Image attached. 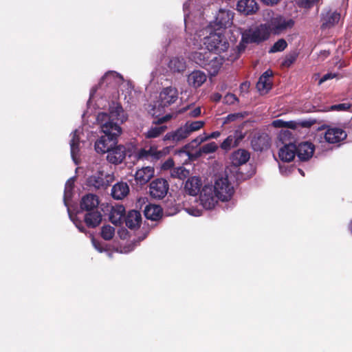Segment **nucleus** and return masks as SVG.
Segmentation results:
<instances>
[{
	"label": "nucleus",
	"instance_id": "nucleus-1",
	"mask_svg": "<svg viewBox=\"0 0 352 352\" xmlns=\"http://www.w3.org/2000/svg\"><path fill=\"white\" fill-rule=\"evenodd\" d=\"M234 177H214L208 180L201 191L199 200L201 206L206 210L215 207L219 201H230L235 192Z\"/></svg>",
	"mask_w": 352,
	"mask_h": 352
},
{
	"label": "nucleus",
	"instance_id": "nucleus-2",
	"mask_svg": "<svg viewBox=\"0 0 352 352\" xmlns=\"http://www.w3.org/2000/svg\"><path fill=\"white\" fill-rule=\"evenodd\" d=\"M103 135L95 142V150L98 153H106L118 144V138L122 133L120 126L103 124L100 126Z\"/></svg>",
	"mask_w": 352,
	"mask_h": 352
},
{
	"label": "nucleus",
	"instance_id": "nucleus-3",
	"mask_svg": "<svg viewBox=\"0 0 352 352\" xmlns=\"http://www.w3.org/2000/svg\"><path fill=\"white\" fill-rule=\"evenodd\" d=\"M124 120V111L122 106L115 103L109 107V113H99L97 116V121L100 126L107 124L112 126H114V125L120 126L119 122L122 123Z\"/></svg>",
	"mask_w": 352,
	"mask_h": 352
},
{
	"label": "nucleus",
	"instance_id": "nucleus-4",
	"mask_svg": "<svg viewBox=\"0 0 352 352\" xmlns=\"http://www.w3.org/2000/svg\"><path fill=\"white\" fill-rule=\"evenodd\" d=\"M204 43L208 51L214 54L224 52L230 46L225 35L216 32H211L209 36L205 37Z\"/></svg>",
	"mask_w": 352,
	"mask_h": 352
},
{
	"label": "nucleus",
	"instance_id": "nucleus-5",
	"mask_svg": "<svg viewBox=\"0 0 352 352\" xmlns=\"http://www.w3.org/2000/svg\"><path fill=\"white\" fill-rule=\"evenodd\" d=\"M270 30L267 24H261L253 30L245 32L242 34L241 42L243 43H260L269 38Z\"/></svg>",
	"mask_w": 352,
	"mask_h": 352
},
{
	"label": "nucleus",
	"instance_id": "nucleus-6",
	"mask_svg": "<svg viewBox=\"0 0 352 352\" xmlns=\"http://www.w3.org/2000/svg\"><path fill=\"white\" fill-rule=\"evenodd\" d=\"M107 153V160L109 162L113 164H119L123 162L127 155L131 156L132 151L130 149L127 150L124 146L118 145L117 144L109 150Z\"/></svg>",
	"mask_w": 352,
	"mask_h": 352
},
{
	"label": "nucleus",
	"instance_id": "nucleus-7",
	"mask_svg": "<svg viewBox=\"0 0 352 352\" xmlns=\"http://www.w3.org/2000/svg\"><path fill=\"white\" fill-rule=\"evenodd\" d=\"M185 182L184 190L190 195L195 196L204 188L206 182H208L209 177H187Z\"/></svg>",
	"mask_w": 352,
	"mask_h": 352
},
{
	"label": "nucleus",
	"instance_id": "nucleus-8",
	"mask_svg": "<svg viewBox=\"0 0 352 352\" xmlns=\"http://www.w3.org/2000/svg\"><path fill=\"white\" fill-rule=\"evenodd\" d=\"M168 190V182L163 177H157L150 184V195L155 199L164 197Z\"/></svg>",
	"mask_w": 352,
	"mask_h": 352
},
{
	"label": "nucleus",
	"instance_id": "nucleus-9",
	"mask_svg": "<svg viewBox=\"0 0 352 352\" xmlns=\"http://www.w3.org/2000/svg\"><path fill=\"white\" fill-rule=\"evenodd\" d=\"M293 19L285 20L283 16L273 18L267 24V28L270 30V34H279L287 28L294 26Z\"/></svg>",
	"mask_w": 352,
	"mask_h": 352
},
{
	"label": "nucleus",
	"instance_id": "nucleus-10",
	"mask_svg": "<svg viewBox=\"0 0 352 352\" xmlns=\"http://www.w3.org/2000/svg\"><path fill=\"white\" fill-rule=\"evenodd\" d=\"M178 98L177 89L173 87H167L164 88L160 93L159 106L162 107H167L175 103Z\"/></svg>",
	"mask_w": 352,
	"mask_h": 352
},
{
	"label": "nucleus",
	"instance_id": "nucleus-11",
	"mask_svg": "<svg viewBox=\"0 0 352 352\" xmlns=\"http://www.w3.org/2000/svg\"><path fill=\"white\" fill-rule=\"evenodd\" d=\"M347 137L346 132L342 128L329 127L324 133V139L329 144H338Z\"/></svg>",
	"mask_w": 352,
	"mask_h": 352
},
{
	"label": "nucleus",
	"instance_id": "nucleus-12",
	"mask_svg": "<svg viewBox=\"0 0 352 352\" xmlns=\"http://www.w3.org/2000/svg\"><path fill=\"white\" fill-rule=\"evenodd\" d=\"M315 146L309 142H302L296 145V156L301 162L309 160L314 153Z\"/></svg>",
	"mask_w": 352,
	"mask_h": 352
},
{
	"label": "nucleus",
	"instance_id": "nucleus-13",
	"mask_svg": "<svg viewBox=\"0 0 352 352\" xmlns=\"http://www.w3.org/2000/svg\"><path fill=\"white\" fill-rule=\"evenodd\" d=\"M163 151H158L157 147L150 146L148 149L141 148L136 153L138 160H158L164 155Z\"/></svg>",
	"mask_w": 352,
	"mask_h": 352
},
{
	"label": "nucleus",
	"instance_id": "nucleus-14",
	"mask_svg": "<svg viewBox=\"0 0 352 352\" xmlns=\"http://www.w3.org/2000/svg\"><path fill=\"white\" fill-rule=\"evenodd\" d=\"M251 144L254 151L261 152L270 146V138L265 133L258 134L253 138Z\"/></svg>",
	"mask_w": 352,
	"mask_h": 352
},
{
	"label": "nucleus",
	"instance_id": "nucleus-15",
	"mask_svg": "<svg viewBox=\"0 0 352 352\" xmlns=\"http://www.w3.org/2000/svg\"><path fill=\"white\" fill-rule=\"evenodd\" d=\"M280 159L283 162H291L296 156V145L289 142L280 148L278 152Z\"/></svg>",
	"mask_w": 352,
	"mask_h": 352
},
{
	"label": "nucleus",
	"instance_id": "nucleus-16",
	"mask_svg": "<svg viewBox=\"0 0 352 352\" xmlns=\"http://www.w3.org/2000/svg\"><path fill=\"white\" fill-rule=\"evenodd\" d=\"M224 63V58L221 56H213L210 58V60L208 61L206 69L210 76H215L218 74L220 69L221 68Z\"/></svg>",
	"mask_w": 352,
	"mask_h": 352
},
{
	"label": "nucleus",
	"instance_id": "nucleus-17",
	"mask_svg": "<svg viewBox=\"0 0 352 352\" xmlns=\"http://www.w3.org/2000/svg\"><path fill=\"white\" fill-rule=\"evenodd\" d=\"M207 79L206 74L200 70L192 72L187 77L188 84L194 88L200 87Z\"/></svg>",
	"mask_w": 352,
	"mask_h": 352
},
{
	"label": "nucleus",
	"instance_id": "nucleus-18",
	"mask_svg": "<svg viewBox=\"0 0 352 352\" xmlns=\"http://www.w3.org/2000/svg\"><path fill=\"white\" fill-rule=\"evenodd\" d=\"M236 7L239 12L245 15L255 13L258 9L255 0H240L238 1Z\"/></svg>",
	"mask_w": 352,
	"mask_h": 352
},
{
	"label": "nucleus",
	"instance_id": "nucleus-19",
	"mask_svg": "<svg viewBox=\"0 0 352 352\" xmlns=\"http://www.w3.org/2000/svg\"><path fill=\"white\" fill-rule=\"evenodd\" d=\"M190 133L186 126L179 127L175 131L167 133L164 136V140H171L173 142H178L186 139L190 135Z\"/></svg>",
	"mask_w": 352,
	"mask_h": 352
},
{
	"label": "nucleus",
	"instance_id": "nucleus-20",
	"mask_svg": "<svg viewBox=\"0 0 352 352\" xmlns=\"http://www.w3.org/2000/svg\"><path fill=\"white\" fill-rule=\"evenodd\" d=\"M340 19V14L336 11H328L322 17L321 29L331 28L337 24Z\"/></svg>",
	"mask_w": 352,
	"mask_h": 352
},
{
	"label": "nucleus",
	"instance_id": "nucleus-21",
	"mask_svg": "<svg viewBox=\"0 0 352 352\" xmlns=\"http://www.w3.org/2000/svg\"><path fill=\"white\" fill-rule=\"evenodd\" d=\"M212 52L208 50H204L203 52L195 51L190 54V59L195 62L197 65L204 68L210 58L212 56Z\"/></svg>",
	"mask_w": 352,
	"mask_h": 352
},
{
	"label": "nucleus",
	"instance_id": "nucleus-22",
	"mask_svg": "<svg viewBox=\"0 0 352 352\" xmlns=\"http://www.w3.org/2000/svg\"><path fill=\"white\" fill-rule=\"evenodd\" d=\"M98 204L99 201L97 196L89 194L82 198L80 208L82 210H86L88 212L98 210Z\"/></svg>",
	"mask_w": 352,
	"mask_h": 352
},
{
	"label": "nucleus",
	"instance_id": "nucleus-23",
	"mask_svg": "<svg viewBox=\"0 0 352 352\" xmlns=\"http://www.w3.org/2000/svg\"><path fill=\"white\" fill-rule=\"evenodd\" d=\"M125 215V208L122 205H118L112 207L110 214L109 220L116 226L120 225Z\"/></svg>",
	"mask_w": 352,
	"mask_h": 352
},
{
	"label": "nucleus",
	"instance_id": "nucleus-24",
	"mask_svg": "<svg viewBox=\"0 0 352 352\" xmlns=\"http://www.w3.org/2000/svg\"><path fill=\"white\" fill-rule=\"evenodd\" d=\"M250 153L245 149H238L231 155V160L233 165L239 166L245 164L250 160Z\"/></svg>",
	"mask_w": 352,
	"mask_h": 352
},
{
	"label": "nucleus",
	"instance_id": "nucleus-25",
	"mask_svg": "<svg viewBox=\"0 0 352 352\" xmlns=\"http://www.w3.org/2000/svg\"><path fill=\"white\" fill-rule=\"evenodd\" d=\"M129 192V188L126 183L118 182L111 189V195L116 199H122L125 197Z\"/></svg>",
	"mask_w": 352,
	"mask_h": 352
},
{
	"label": "nucleus",
	"instance_id": "nucleus-26",
	"mask_svg": "<svg viewBox=\"0 0 352 352\" xmlns=\"http://www.w3.org/2000/svg\"><path fill=\"white\" fill-rule=\"evenodd\" d=\"M272 76V72L271 70L265 71L259 78L258 82L256 83V88L260 91H265L267 92L272 88V82L270 81V77Z\"/></svg>",
	"mask_w": 352,
	"mask_h": 352
},
{
	"label": "nucleus",
	"instance_id": "nucleus-27",
	"mask_svg": "<svg viewBox=\"0 0 352 352\" xmlns=\"http://www.w3.org/2000/svg\"><path fill=\"white\" fill-rule=\"evenodd\" d=\"M141 221V214L137 210H131L126 217L125 223L129 228L133 229L140 226Z\"/></svg>",
	"mask_w": 352,
	"mask_h": 352
},
{
	"label": "nucleus",
	"instance_id": "nucleus-28",
	"mask_svg": "<svg viewBox=\"0 0 352 352\" xmlns=\"http://www.w3.org/2000/svg\"><path fill=\"white\" fill-rule=\"evenodd\" d=\"M102 221V214L98 210L88 212L85 216V221L87 226L95 228L98 226Z\"/></svg>",
	"mask_w": 352,
	"mask_h": 352
},
{
	"label": "nucleus",
	"instance_id": "nucleus-29",
	"mask_svg": "<svg viewBox=\"0 0 352 352\" xmlns=\"http://www.w3.org/2000/svg\"><path fill=\"white\" fill-rule=\"evenodd\" d=\"M144 215L146 219L156 221L162 216V208L157 205H148L144 209Z\"/></svg>",
	"mask_w": 352,
	"mask_h": 352
},
{
	"label": "nucleus",
	"instance_id": "nucleus-30",
	"mask_svg": "<svg viewBox=\"0 0 352 352\" xmlns=\"http://www.w3.org/2000/svg\"><path fill=\"white\" fill-rule=\"evenodd\" d=\"M168 67L173 72H183L186 68V61L183 58H173L169 61Z\"/></svg>",
	"mask_w": 352,
	"mask_h": 352
},
{
	"label": "nucleus",
	"instance_id": "nucleus-31",
	"mask_svg": "<svg viewBox=\"0 0 352 352\" xmlns=\"http://www.w3.org/2000/svg\"><path fill=\"white\" fill-rule=\"evenodd\" d=\"M232 14L230 11L220 10L217 16V21L221 26L227 28L232 23Z\"/></svg>",
	"mask_w": 352,
	"mask_h": 352
},
{
	"label": "nucleus",
	"instance_id": "nucleus-32",
	"mask_svg": "<svg viewBox=\"0 0 352 352\" xmlns=\"http://www.w3.org/2000/svg\"><path fill=\"white\" fill-rule=\"evenodd\" d=\"M79 144L80 138L78 135L77 131L76 130L73 132L72 138L70 140L71 155L74 160L80 151Z\"/></svg>",
	"mask_w": 352,
	"mask_h": 352
},
{
	"label": "nucleus",
	"instance_id": "nucleus-33",
	"mask_svg": "<svg viewBox=\"0 0 352 352\" xmlns=\"http://www.w3.org/2000/svg\"><path fill=\"white\" fill-rule=\"evenodd\" d=\"M218 148L217 144L214 142L206 144L199 148L195 153L196 157H199L202 154H210L214 153Z\"/></svg>",
	"mask_w": 352,
	"mask_h": 352
},
{
	"label": "nucleus",
	"instance_id": "nucleus-34",
	"mask_svg": "<svg viewBox=\"0 0 352 352\" xmlns=\"http://www.w3.org/2000/svg\"><path fill=\"white\" fill-rule=\"evenodd\" d=\"M248 116V113L246 111L230 113L223 118V124H227L238 120L242 121Z\"/></svg>",
	"mask_w": 352,
	"mask_h": 352
},
{
	"label": "nucleus",
	"instance_id": "nucleus-35",
	"mask_svg": "<svg viewBox=\"0 0 352 352\" xmlns=\"http://www.w3.org/2000/svg\"><path fill=\"white\" fill-rule=\"evenodd\" d=\"M107 177H89V183L91 184L96 188H104L109 185Z\"/></svg>",
	"mask_w": 352,
	"mask_h": 352
},
{
	"label": "nucleus",
	"instance_id": "nucleus-36",
	"mask_svg": "<svg viewBox=\"0 0 352 352\" xmlns=\"http://www.w3.org/2000/svg\"><path fill=\"white\" fill-rule=\"evenodd\" d=\"M167 127L166 126H156L151 128L146 133V138H155L163 133Z\"/></svg>",
	"mask_w": 352,
	"mask_h": 352
},
{
	"label": "nucleus",
	"instance_id": "nucleus-37",
	"mask_svg": "<svg viewBox=\"0 0 352 352\" xmlns=\"http://www.w3.org/2000/svg\"><path fill=\"white\" fill-rule=\"evenodd\" d=\"M238 146V144L234 141V137L230 135L228 136L224 141L221 144L220 147L225 151H230L232 148Z\"/></svg>",
	"mask_w": 352,
	"mask_h": 352
},
{
	"label": "nucleus",
	"instance_id": "nucleus-38",
	"mask_svg": "<svg viewBox=\"0 0 352 352\" xmlns=\"http://www.w3.org/2000/svg\"><path fill=\"white\" fill-rule=\"evenodd\" d=\"M287 47L286 41L283 38L278 39L270 47L269 53H276L278 52H283Z\"/></svg>",
	"mask_w": 352,
	"mask_h": 352
},
{
	"label": "nucleus",
	"instance_id": "nucleus-39",
	"mask_svg": "<svg viewBox=\"0 0 352 352\" xmlns=\"http://www.w3.org/2000/svg\"><path fill=\"white\" fill-rule=\"evenodd\" d=\"M185 124L190 134H191V133L197 131L204 127L205 122L201 120L187 122Z\"/></svg>",
	"mask_w": 352,
	"mask_h": 352
},
{
	"label": "nucleus",
	"instance_id": "nucleus-40",
	"mask_svg": "<svg viewBox=\"0 0 352 352\" xmlns=\"http://www.w3.org/2000/svg\"><path fill=\"white\" fill-rule=\"evenodd\" d=\"M115 234V229L113 227L111 226H104L102 228L101 230V236L105 240L111 239Z\"/></svg>",
	"mask_w": 352,
	"mask_h": 352
},
{
	"label": "nucleus",
	"instance_id": "nucleus-41",
	"mask_svg": "<svg viewBox=\"0 0 352 352\" xmlns=\"http://www.w3.org/2000/svg\"><path fill=\"white\" fill-rule=\"evenodd\" d=\"M74 183H75V177H70L66 182L65 187V194H64V201H65V204H66V199L71 197L72 191L74 188Z\"/></svg>",
	"mask_w": 352,
	"mask_h": 352
},
{
	"label": "nucleus",
	"instance_id": "nucleus-42",
	"mask_svg": "<svg viewBox=\"0 0 352 352\" xmlns=\"http://www.w3.org/2000/svg\"><path fill=\"white\" fill-rule=\"evenodd\" d=\"M117 78H122V76L114 71H109L104 76L101 78L100 82L103 83L106 82L107 84L111 82V80H115Z\"/></svg>",
	"mask_w": 352,
	"mask_h": 352
},
{
	"label": "nucleus",
	"instance_id": "nucleus-43",
	"mask_svg": "<svg viewBox=\"0 0 352 352\" xmlns=\"http://www.w3.org/2000/svg\"><path fill=\"white\" fill-rule=\"evenodd\" d=\"M298 53L292 52L287 55L282 63V65L285 67H289L297 59Z\"/></svg>",
	"mask_w": 352,
	"mask_h": 352
},
{
	"label": "nucleus",
	"instance_id": "nucleus-44",
	"mask_svg": "<svg viewBox=\"0 0 352 352\" xmlns=\"http://www.w3.org/2000/svg\"><path fill=\"white\" fill-rule=\"evenodd\" d=\"M351 107V104L349 103H340L338 104L331 105L329 108V111H348Z\"/></svg>",
	"mask_w": 352,
	"mask_h": 352
},
{
	"label": "nucleus",
	"instance_id": "nucleus-45",
	"mask_svg": "<svg viewBox=\"0 0 352 352\" xmlns=\"http://www.w3.org/2000/svg\"><path fill=\"white\" fill-rule=\"evenodd\" d=\"M206 140L205 137H201V135L197 137L194 140H192L189 144L185 146L186 148H194L201 144L202 142Z\"/></svg>",
	"mask_w": 352,
	"mask_h": 352
},
{
	"label": "nucleus",
	"instance_id": "nucleus-46",
	"mask_svg": "<svg viewBox=\"0 0 352 352\" xmlns=\"http://www.w3.org/2000/svg\"><path fill=\"white\" fill-rule=\"evenodd\" d=\"M242 126H239V129H236L231 136L234 137V141L239 145L240 142L245 138V133L242 132Z\"/></svg>",
	"mask_w": 352,
	"mask_h": 352
},
{
	"label": "nucleus",
	"instance_id": "nucleus-47",
	"mask_svg": "<svg viewBox=\"0 0 352 352\" xmlns=\"http://www.w3.org/2000/svg\"><path fill=\"white\" fill-rule=\"evenodd\" d=\"M237 101H239L238 98L235 94L231 93L227 94L223 98L224 103L227 104H234Z\"/></svg>",
	"mask_w": 352,
	"mask_h": 352
},
{
	"label": "nucleus",
	"instance_id": "nucleus-48",
	"mask_svg": "<svg viewBox=\"0 0 352 352\" xmlns=\"http://www.w3.org/2000/svg\"><path fill=\"white\" fill-rule=\"evenodd\" d=\"M319 1L320 0H300L299 5L303 8L309 9L318 3Z\"/></svg>",
	"mask_w": 352,
	"mask_h": 352
},
{
	"label": "nucleus",
	"instance_id": "nucleus-49",
	"mask_svg": "<svg viewBox=\"0 0 352 352\" xmlns=\"http://www.w3.org/2000/svg\"><path fill=\"white\" fill-rule=\"evenodd\" d=\"M142 172L147 176H154V168L150 166H147L141 170L137 171L134 176H142Z\"/></svg>",
	"mask_w": 352,
	"mask_h": 352
},
{
	"label": "nucleus",
	"instance_id": "nucleus-50",
	"mask_svg": "<svg viewBox=\"0 0 352 352\" xmlns=\"http://www.w3.org/2000/svg\"><path fill=\"white\" fill-rule=\"evenodd\" d=\"M188 171L183 166H179L174 170V173L170 176H188Z\"/></svg>",
	"mask_w": 352,
	"mask_h": 352
},
{
	"label": "nucleus",
	"instance_id": "nucleus-51",
	"mask_svg": "<svg viewBox=\"0 0 352 352\" xmlns=\"http://www.w3.org/2000/svg\"><path fill=\"white\" fill-rule=\"evenodd\" d=\"M174 166V161L173 158L170 157L166 160L161 166V169L163 170H168Z\"/></svg>",
	"mask_w": 352,
	"mask_h": 352
},
{
	"label": "nucleus",
	"instance_id": "nucleus-52",
	"mask_svg": "<svg viewBox=\"0 0 352 352\" xmlns=\"http://www.w3.org/2000/svg\"><path fill=\"white\" fill-rule=\"evenodd\" d=\"M315 121L311 120H305L298 122V126H301L302 128H310L314 124Z\"/></svg>",
	"mask_w": 352,
	"mask_h": 352
},
{
	"label": "nucleus",
	"instance_id": "nucleus-53",
	"mask_svg": "<svg viewBox=\"0 0 352 352\" xmlns=\"http://www.w3.org/2000/svg\"><path fill=\"white\" fill-rule=\"evenodd\" d=\"M201 113V107H197L195 108L193 110L190 111L188 113V116L190 118H197L199 117Z\"/></svg>",
	"mask_w": 352,
	"mask_h": 352
},
{
	"label": "nucleus",
	"instance_id": "nucleus-54",
	"mask_svg": "<svg viewBox=\"0 0 352 352\" xmlns=\"http://www.w3.org/2000/svg\"><path fill=\"white\" fill-rule=\"evenodd\" d=\"M272 124L275 128H285L286 121L278 119L274 120Z\"/></svg>",
	"mask_w": 352,
	"mask_h": 352
},
{
	"label": "nucleus",
	"instance_id": "nucleus-55",
	"mask_svg": "<svg viewBox=\"0 0 352 352\" xmlns=\"http://www.w3.org/2000/svg\"><path fill=\"white\" fill-rule=\"evenodd\" d=\"M336 76V74H332V73H327L326 74H324L319 80V85H321L322 83H323L324 82L329 80V79H333V78H335Z\"/></svg>",
	"mask_w": 352,
	"mask_h": 352
},
{
	"label": "nucleus",
	"instance_id": "nucleus-56",
	"mask_svg": "<svg viewBox=\"0 0 352 352\" xmlns=\"http://www.w3.org/2000/svg\"><path fill=\"white\" fill-rule=\"evenodd\" d=\"M298 127V122L296 121H286L285 128L295 129Z\"/></svg>",
	"mask_w": 352,
	"mask_h": 352
},
{
	"label": "nucleus",
	"instance_id": "nucleus-57",
	"mask_svg": "<svg viewBox=\"0 0 352 352\" xmlns=\"http://www.w3.org/2000/svg\"><path fill=\"white\" fill-rule=\"evenodd\" d=\"M171 117L172 116L170 115H166L165 116H163V117L159 118L157 120V121L156 122V124H162V123L166 122L168 120H169L171 118Z\"/></svg>",
	"mask_w": 352,
	"mask_h": 352
},
{
	"label": "nucleus",
	"instance_id": "nucleus-58",
	"mask_svg": "<svg viewBox=\"0 0 352 352\" xmlns=\"http://www.w3.org/2000/svg\"><path fill=\"white\" fill-rule=\"evenodd\" d=\"M221 98V94L219 93H214L211 96V100L215 102H219Z\"/></svg>",
	"mask_w": 352,
	"mask_h": 352
},
{
	"label": "nucleus",
	"instance_id": "nucleus-59",
	"mask_svg": "<svg viewBox=\"0 0 352 352\" xmlns=\"http://www.w3.org/2000/svg\"><path fill=\"white\" fill-rule=\"evenodd\" d=\"M220 134V132L217 131L211 133L208 136H206L205 138H206V140L212 138H217L218 137H219Z\"/></svg>",
	"mask_w": 352,
	"mask_h": 352
},
{
	"label": "nucleus",
	"instance_id": "nucleus-60",
	"mask_svg": "<svg viewBox=\"0 0 352 352\" xmlns=\"http://www.w3.org/2000/svg\"><path fill=\"white\" fill-rule=\"evenodd\" d=\"M262 2L265 3L266 5L273 6L276 4L280 0H261Z\"/></svg>",
	"mask_w": 352,
	"mask_h": 352
},
{
	"label": "nucleus",
	"instance_id": "nucleus-61",
	"mask_svg": "<svg viewBox=\"0 0 352 352\" xmlns=\"http://www.w3.org/2000/svg\"><path fill=\"white\" fill-rule=\"evenodd\" d=\"M188 212L193 216H199L201 214L199 210H195L193 209L188 208Z\"/></svg>",
	"mask_w": 352,
	"mask_h": 352
},
{
	"label": "nucleus",
	"instance_id": "nucleus-62",
	"mask_svg": "<svg viewBox=\"0 0 352 352\" xmlns=\"http://www.w3.org/2000/svg\"><path fill=\"white\" fill-rule=\"evenodd\" d=\"M74 222L76 226L78 228V230L81 232H85V228L82 226V223L80 221H74Z\"/></svg>",
	"mask_w": 352,
	"mask_h": 352
},
{
	"label": "nucleus",
	"instance_id": "nucleus-63",
	"mask_svg": "<svg viewBox=\"0 0 352 352\" xmlns=\"http://www.w3.org/2000/svg\"><path fill=\"white\" fill-rule=\"evenodd\" d=\"M92 242H93V244L95 246V248L98 250L100 252H102V249L101 248H99L97 246V244H96V242L95 241L94 239L92 240Z\"/></svg>",
	"mask_w": 352,
	"mask_h": 352
},
{
	"label": "nucleus",
	"instance_id": "nucleus-64",
	"mask_svg": "<svg viewBox=\"0 0 352 352\" xmlns=\"http://www.w3.org/2000/svg\"><path fill=\"white\" fill-rule=\"evenodd\" d=\"M189 109V106H188L187 107L183 108V109L180 111V112L184 113V112H185V111H186L187 109Z\"/></svg>",
	"mask_w": 352,
	"mask_h": 352
}]
</instances>
